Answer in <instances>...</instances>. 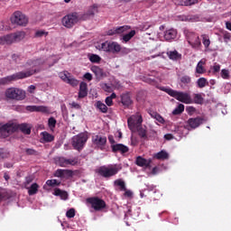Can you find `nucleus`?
Segmentation results:
<instances>
[{
  "instance_id": "4468645a",
  "label": "nucleus",
  "mask_w": 231,
  "mask_h": 231,
  "mask_svg": "<svg viewBox=\"0 0 231 231\" xmlns=\"http://www.w3.org/2000/svg\"><path fill=\"white\" fill-rule=\"evenodd\" d=\"M14 133L17 131H21L23 134L30 135L32 134V125H28V123H14Z\"/></svg>"
},
{
  "instance_id": "774afa93",
  "label": "nucleus",
  "mask_w": 231,
  "mask_h": 231,
  "mask_svg": "<svg viewBox=\"0 0 231 231\" xmlns=\"http://www.w3.org/2000/svg\"><path fill=\"white\" fill-rule=\"evenodd\" d=\"M108 140H109V143H111V146L116 145V141L113 135H109Z\"/></svg>"
},
{
  "instance_id": "58836bf2",
  "label": "nucleus",
  "mask_w": 231,
  "mask_h": 231,
  "mask_svg": "<svg viewBox=\"0 0 231 231\" xmlns=\"http://www.w3.org/2000/svg\"><path fill=\"white\" fill-rule=\"evenodd\" d=\"M36 112L48 114L50 112V108L46 106H36Z\"/></svg>"
},
{
  "instance_id": "4be33fe9",
  "label": "nucleus",
  "mask_w": 231,
  "mask_h": 231,
  "mask_svg": "<svg viewBox=\"0 0 231 231\" xmlns=\"http://www.w3.org/2000/svg\"><path fill=\"white\" fill-rule=\"evenodd\" d=\"M199 3V0H176V5L180 6H192Z\"/></svg>"
},
{
  "instance_id": "f257e3e1",
  "label": "nucleus",
  "mask_w": 231,
  "mask_h": 231,
  "mask_svg": "<svg viewBox=\"0 0 231 231\" xmlns=\"http://www.w3.org/2000/svg\"><path fill=\"white\" fill-rule=\"evenodd\" d=\"M39 65V60H29L24 67L27 69L26 71H19L13 75L5 77L0 79L1 85H7L12 81H17L21 79H25L31 78L34 74L37 73V69H35Z\"/></svg>"
},
{
  "instance_id": "cd10ccee",
  "label": "nucleus",
  "mask_w": 231,
  "mask_h": 231,
  "mask_svg": "<svg viewBox=\"0 0 231 231\" xmlns=\"http://www.w3.org/2000/svg\"><path fill=\"white\" fill-rule=\"evenodd\" d=\"M153 158L157 160H167L170 158V155L167 152L165 151H161L160 152L156 153Z\"/></svg>"
},
{
  "instance_id": "423d86ee",
  "label": "nucleus",
  "mask_w": 231,
  "mask_h": 231,
  "mask_svg": "<svg viewBox=\"0 0 231 231\" xmlns=\"http://www.w3.org/2000/svg\"><path fill=\"white\" fill-rule=\"evenodd\" d=\"M121 169L122 168H118L116 165H111L108 167L101 166L97 170H96V172L104 178H110L112 176L116 175Z\"/></svg>"
},
{
  "instance_id": "5701e85b",
  "label": "nucleus",
  "mask_w": 231,
  "mask_h": 231,
  "mask_svg": "<svg viewBox=\"0 0 231 231\" xmlns=\"http://www.w3.org/2000/svg\"><path fill=\"white\" fill-rule=\"evenodd\" d=\"M177 31L174 30V29H170V30H167L165 32H164V39L166 41H171V40H174L176 37H177Z\"/></svg>"
},
{
  "instance_id": "79ce46f5",
  "label": "nucleus",
  "mask_w": 231,
  "mask_h": 231,
  "mask_svg": "<svg viewBox=\"0 0 231 231\" xmlns=\"http://www.w3.org/2000/svg\"><path fill=\"white\" fill-rule=\"evenodd\" d=\"M180 82L184 85H189L192 82L190 76L185 75L180 78Z\"/></svg>"
},
{
  "instance_id": "f704fd0d",
  "label": "nucleus",
  "mask_w": 231,
  "mask_h": 231,
  "mask_svg": "<svg viewBox=\"0 0 231 231\" xmlns=\"http://www.w3.org/2000/svg\"><path fill=\"white\" fill-rule=\"evenodd\" d=\"M136 34V32L134 30L131 31L130 32L123 35V41L125 42H129L134 35Z\"/></svg>"
},
{
  "instance_id": "f8f14e48",
  "label": "nucleus",
  "mask_w": 231,
  "mask_h": 231,
  "mask_svg": "<svg viewBox=\"0 0 231 231\" xmlns=\"http://www.w3.org/2000/svg\"><path fill=\"white\" fill-rule=\"evenodd\" d=\"M62 24L67 28L73 27L79 22V16L77 13L67 14L62 18Z\"/></svg>"
},
{
  "instance_id": "393cba45",
  "label": "nucleus",
  "mask_w": 231,
  "mask_h": 231,
  "mask_svg": "<svg viewBox=\"0 0 231 231\" xmlns=\"http://www.w3.org/2000/svg\"><path fill=\"white\" fill-rule=\"evenodd\" d=\"M53 194H54V196H60L61 200H67L68 197H69L67 191L62 190V189H60L59 188H56L54 189V193Z\"/></svg>"
},
{
  "instance_id": "72a5a7b5",
  "label": "nucleus",
  "mask_w": 231,
  "mask_h": 231,
  "mask_svg": "<svg viewBox=\"0 0 231 231\" xmlns=\"http://www.w3.org/2000/svg\"><path fill=\"white\" fill-rule=\"evenodd\" d=\"M115 184H116L117 187H119V190H121V191L126 190L125 182L123 180H121V179L116 180L115 181Z\"/></svg>"
},
{
  "instance_id": "ea45409f",
  "label": "nucleus",
  "mask_w": 231,
  "mask_h": 231,
  "mask_svg": "<svg viewBox=\"0 0 231 231\" xmlns=\"http://www.w3.org/2000/svg\"><path fill=\"white\" fill-rule=\"evenodd\" d=\"M46 184L48 185V187H60V181H58L57 180H48L46 181Z\"/></svg>"
},
{
  "instance_id": "b1692460",
  "label": "nucleus",
  "mask_w": 231,
  "mask_h": 231,
  "mask_svg": "<svg viewBox=\"0 0 231 231\" xmlns=\"http://www.w3.org/2000/svg\"><path fill=\"white\" fill-rule=\"evenodd\" d=\"M171 60L177 61L181 59L182 55L178 51H169L166 53Z\"/></svg>"
},
{
  "instance_id": "2eb2a0df",
  "label": "nucleus",
  "mask_w": 231,
  "mask_h": 231,
  "mask_svg": "<svg viewBox=\"0 0 231 231\" xmlns=\"http://www.w3.org/2000/svg\"><path fill=\"white\" fill-rule=\"evenodd\" d=\"M206 122L207 119H205V117H200L199 116H198V117H190L189 119H188L187 124L191 129H196Z\"/></svg>"
},
{
  "instance_id": "5fc2aeb1",
  "label": "nucleus",
  "mask_w": 231,
  "mask_h": 231,
  "mask_svg": "<svg viewBox=\"0 0 231 231\" xmlns=\"http://www.w3.org/2000/svg\"><path fill=\"white\" fill-rule=\"evenodd\" d=\"M223 38H224V42L226 43H228L231 41V33L227 32H224Z\"/></svg>"
},
{
  "instance_id": "7ed1b4c3",
  "label": "nucleus",
  "mask_w": 231,
  "mask_h": 231,
  "mask_svg": "<svg viewBox=\"0 0 231 231\" xmlns=\"http://www.w3.org/2000/svg\"><path fill=\"white\" fill-rule=\"evenodd\" d=\"M184 34L188 43L193 50H199L201 47V42L199 35L192 31L185 30Z\"/></svg>"
},
{
  "instance_id": "4c0bfd02",
  "label": "nucleus",
  "mask_w": 231,
  "mask_h": 231,
  "mask_svg": "<svg viewBox=\"0 0 231 231\" xmlns=\"http://www.w3.org/2000/svg\"><path fill=\"white\" fill-rule=\"evenodd\" d=\"M201 38H202V43L204 44L205 48H206V49L209 48L210 40H209L208 35H207V34H202V35H201Z\"/></svg>"
},
{
  "instance_id": "2f4dec72",
  "label": "nucleus",
  "mask_w": 231,
  "mask_h": 231,
  "mask_svg": "<svg viewBox=\"0 0 231 231\" xmlns=\"http://www.w3.org/2000/svg\"><path fill=\"white\" fill-rule=\"evenodd\" d=\"M121 103L123 104V106H131L132 104L131 97L127 95L121 97Z\"/></svg>"
},
{
  "instance_id": "680f3d73",
  "label": "nucleus",
  "mask_w": 231,
  "mask_h": 231,
  "mask_svg": "<svg viewBox=\"0 0 231 231\" xmlns=\"http://www.w3.org/2000/svg\"><path fill=\"white\" fill-rule=\"evenodd\" d=\"M25 109L28 112H37V106H26Z\"/></svg>"
},
{
  "instance_id": "603ef678",
  "label": "nucleus",
  "mask_w": 231,
  "mask_h": 231,
  "mask_svg": "<svg viewBox=\"0 0 231 231\" xmlns=\"http://www.w3.org/2000/svg\"><path fill=\"white\" fill-rule=\"evenodd\" d=\"M186 111L189 116H192L196 113V107L189 106L186 107Z\"/></svg>"
},
{
  "instance_id": "c85d7f7f",
  "label": "nucleus",
  "mask_w": 231,
  "mask_h": 231,
  "mask_svg": "<svg viewBox=\"0 0 231 231\" xmlns=\"http://www.w3.org/2000/svg\"><path fill=\"white\" fill-rule=\"evenodd\" d=\"M135 131H137L140 138H142L143 140L148 139L147 131L145 129H143V126H139L137 129H135Z\"/></svg>"
},
{
  "instance_id": "e433bc0d",
  "label": "nucleus",
  "mask_w": 231,
  "mask_h": 231,
  "mask_svg": "<svg viewBox=\"0 0 231 231\" xmlns=\"http://www.w3.org/2000/svg\"><path fill=\"white\" fill-rule=\"evenodd\" d=\"M89 61L91 63L98 64L101 61V58L97 54L89 55Z\"/></svg>"
},
{
  "instance_id": "09e8293b",
  "label": "nucleus",
  "mask_w": 231,
  "mask_h": 231,
  "mask_svg": "<svg viewBox=\"0 0 231 231\" xmlns=\"http://www.w3.org/2000/svg\"><path fill=\"white\" fill-rule=\"evenodd\" d=\"M210 70H212V74H213L214 76H216V75H217V73H219V71H220V65L215 63L214 66H211V67H210Z\"/></svg>"
},
{
  "instance_id": "dca6fc26",
  "label": "nucleus",
  "mask_w": 231,
  "mask_h": 231,
  "mask_svg": "<svg viewBox=\"0 0 231 231\" xmlns=\"http://www.w3.org/2000/svg\"><path fill=\"white\" fill-rule=\"evenodd\" d=\"M92 143L97 147L100 148L101 150L106 146L107 143V139L106 136L102 135H94L92 137Z\"/></svg>"
},
{
  "instance_id": "864d4df0",
  "label": "nucleus",
  "mask_w": 231,
  "mask_h": 231,
  "mask_svg": "<svg viewBox=\"0 0 231 231\" xmlns=\"http://www.w3.org/2000/svg\"><path fill=\"white\" fill-rule=\"evenodd\" d=\"M12 60L15 63V64H20L22 61V58L20 55L18 54H13L12 55Z\"/></svg>"
},
{
  "instance_id": "412c9836",
  "label": "nucleus",
  "mask_w": 231,
  "mask_h": 231,
  "mask_svg": "<svg viewBox=\"0 0 231 231\" xmlns=\"http://www.w3.org/2000/svg\"><path fill=\"white\" fill-rule=\"evenodd\" d=\"M88 84L84 81H81L79 84V98L82 99L88 97Z\"/></svg>"
},
{
  "instance_id": "0e129e2a",
  "label": "nucleus",
  "mask_w": 231,
  "mask_h": 231,
  "mask_svg": "<svg viewBox=\"0 0 231 231\" xmlns=\"http://www.w3.org/2000/svg\"><path fill=\"white\" fill-rule=\"evenodd\" d=\"M84 79H85L86 80H88V81H91V80L93 79V77H92L91 73L87 72V73H85V75H84Z\"/></svg>"
},
{
  "instance_id": "6e6d98bb",
  "label": "nucleus",
  "mask_w": 231,
  "mask_h": 231,
  "mask_svg": "<svg viewBox=\"0 0 231 231\" xmlns=\"http://www.w3.org/2000/svg\"><path fill=\"white\" fill-rule=\"evenodd\" d=\"M66 217L68 218H73L75 217V209L74 208H70L66 212Z\"/></svg>"
},
{
  "instance_id": "4d7b16f0",
  "label": "nucleus",
  "mask_w": 231,
  "mask_h": 231,
  "mask_svg": "<svg viewBox=\"0 0 231 231\" xmlns=\"http://www.w3.org/2000/svg\"><path fill=\"white\" fill-rule=\"evenodd\" d=\"M154 118L156 119V121H158L160 124H164L165 123V119L163 117L161 116L160 114L158 113H154Z\"/></svg>"
},
{
  "instance_id": "39448f33",
  "label": "nucleus",
  "mask_w": 231,
  "mask_h": 231,
  "mask_svg": "<svg viewBox=\"0 0 231 231\" xmlns=\"http://www.w3.org/2000/svg\"><path fill=\"white\" fill-rule=\"evenodd\" d=\"M5 97L8 99L22 101L25 99L26 95L23 89L16 88H10L6 89Z\"/></svg>"
},
{
  "instance_id": "9b49d317",
  "label": "nucleus",
  "mask_w": 231,
  "mask_h": 231,
  "mask_svg": "<svg viewBox=\"0 0 231 231\" xmlns=\"http://www.w3.org/2000/svg\"><path fill=\"white\" fill-rule=\"evenodd\" d=\"M143 117L139 113H136L134 116L128 117V128L132 132H135L139 127L142 126Z\"/></svg>"
},
{
  "instance_id": "9d476101",
  "label": "nucleus",
  "mask_w": 231,
  "mask_h": 231,
  "mask_svg": "<svg viewBox=\"0 0 231 231\" xmlns=\"http://www.w3.org/2000/svg\"><path fill=\"white\" fill-rule=\"evenodd\" d=\"M10 20L12 23L17 24L20 26H26L29 22L28 17L20 11L14 12L12 14Z\"/></svg>"
},
{
  "instance_id": "ddd939ff",
  "label": "nucleus",
  "mask_w": 231,
  "mask_h": 231,
  "mask_svg": "<svg viewBox=\"0 0 231 231\" xmlns=\"http://www.w3.org/2000/svg\"><path fill=\"white\" fill-rule=\"evenodd\" d=\"M14 133V123H5L0 126V138L5 139L6 137L10 136L12 134Z\"/></svg>"
},
{
  "instance_id": "bf43d9fd",
  "label": "nucleus",
  "mask_w": 231,
  "mask_h": 231,
  "mask_svg": "<svg viewBox=\"0 0 231 231\" xmlns=\"http://www.w3.org/2000/svg\"><path fill=\"white\" fill-rule=\"evenodd\" d=\"M60 78L61 79V80L65 83L68 82V79L70 78V76H68L66 73H60Z\"/></svg>"
},
{
  "instance_id": "37998d69",
  "label": "nucleus",
  "mask_w": 231,
  "mask_h": 231,
  "mask_svg": "<svg viewBox=\"0 0 231 231\" xmlns=\"http://www.w3.org/2000/svg\"><path fill=\"white\" fill-rule=\"evenodd\" d=\"M129 29H131V27L128 25L116 27V34H121V33L125 32V31H128Z\"/></svg>"
},
{
  "instance_id": "f3484780",
  "label": "nucleus",
  "mask_w": 231,
  "mask_h": 231,
  "mask_svg": "<svg viewBox=\"0 0 231 231\" xmlns=\"http://www.w3.org/2000/svg\"><path fill=\"white\" fill-rule=\"evenodd\" d=\"M73 176V171L59 169L54 172V177L61 179H69Z\"/></svg>"
},
{
  "instance_id": "a19ab883",
  "label": "nucleus",
  "mask_w": 231,
  "mask_h": 231,
  "mask_svg": "<svg viewBox=\"0 0 231 231\" xmlns=\"http://www.w3.org/2000/svg\"><path fill=\"white\" fill-rule=\"evenodd\" d=\"M79 81L75 79V78H72L69 76L68 81H67V84L70 85L71 87L75 88L79 85Z\"/></svg>"
},
{
  "instance_id": "473e14b6",
  "label": "nucleus",
  "mask_w": 231,
  "mask_h": 231,
  "mask_svg": "<svg viewBox=\"0 0 231 231\" xmlns=\"http://www.w3.org/2000/svg\"><path fill=\"white\" fill-rule=\"evenodd\" d=\"M197 85H198L199 88H204L206 86L208 85V82L207 81V79L205 78H199L197 80Z\"/></svg>"
},
{
  "instance_id": "338daca9",
  "label": "nucleus",
  "mask_w": 231,
  "mask_h": 231,
  "mask_svg": "<svg viewBox=\"0 0 231 231\" xmlns=\"http://www.w3.org/2000/svg\"><path fill=\"white\" fill-rule=\"evenodd\" d=\"M106 104L108 106H113V99L110 97H107L106 98Z\"/></svg>"
},
{
  "instance_id": "bb28decb",
  "label": "nucleus",
  "mask_w": 231,
  "mask_h": 231,
  "mask_svg": "<svg viewBox=\"0 0 231 231\" xmlns=\"http://www.w3.org/2000/svg\"><path fill=\"white\" fill-rule=\"evenodd\" d=\"M204 65H205V61H203L202 60L199 61V63L197 64V67H196L197 74L202 75V74L206 73V69L203 67Z\"/></svg>"
},
{
  "instance_id": "c03bdc74",
  "label": "nucleus",
  "mask_w": 231,
  "mask_h": 231,
  "mask_svg": "<svg viewBox=\"0 0 231 231\" xmlns=\"http://www.w3.org/2000/svg\"><path fill=\"white\" fill-rule=\"evenodd\" d=\"M10 156V152L4 149V148H0V158L1 159H6V158H9Z\"/></svg>"
},
{
  "instance_id": "de8ad7c7",
  "label": "nucleus",
  "mask_w": 231,
  "mask_h": 231,
  "mask_svg": "<svg viewBox=\"0 0 231 231\" xmlns=\"http://www.w3.org/2000/svg\"><path fill=\"white\" fill-rule=\"evenodd\" d=\"M49 35V32H45L44 30H39V31H36L34 36L36 38H42L43 36H48Z\"/></svg>"
},
{
  "instance_id": "c756f323",
  "label": "nucleus",
  "mask_w": 231,
  "mask_h": 231,
  "mask_svg": "<svg viewBox=\"0 0 231 231\" xmlns=\"http://www.w3.org/2000/svg\"><path fill=\"white\" fill-rule=\"evenodd\" d=\"M97 108L99 109L100 112L103 113V114H106L107 111H108L107 106L105 103L101 102V101L97 102Z\"/></svg>"
},
{
  "instance_id": "aec40b11",
  "label": "nucleus",
  "mask_w": 231,
  "mask_h": 231,
  "mask_svg": "<svg viewBox=\"0 0 231 231\" xmlns=\"http://www.w3.org/2000/svg\"><path fill=\"white\" fill-rule=\"evenodd\" d=\"M113 152H119L121 154H125L129 152V148L122 143H117L116 145H111Z\"/></svg>"
},
{
  "instance_id": "6ab92c4d",
  "label": "nucleus",
  "mask_w": 231,
  "mask_h": 231,
  "mask_svg": "<svg viewBox=\"0 0 231 231\" xmlns=\"http://www.w3.org/2000/svg\"><path fill=\"white\" fill-rule=\"evenodd\" d=\"M78 163V159H66L64 157H61L59 159V164L60 167H67L68 165H76Z\"/></svg>"
},
{
  "instance_id": "052dcab7",
  "label": "nucleus",
  "mask_w": 231,
  "mask_h": 231,
  "mask_svg": "<svg viewBox=\"0 0 231 231\" xmlns=\"http://www.w3.org/2000/svg\"><path fill=\"white\" fill-rule=\"evenodd\" d=\"M25 152L28 155H37L38 154V152L36 150H33V149H26Z\"/></svg>"
},
{
  "instance_id": "a211bd4d",
  "label": "nucleus",
  "mask_w": 231,
  "mask_h": 231,
  "mask_svg": "<svg viewBox=\"0 0 231 231\" xmlns=\"http://www.w3.org/2000/svg\"><path fill=\"white\" fill-rule=\"evenodd\" d=\"M152 159L146 160L141 156L136 157L135 164L139 167L151 168Z\"/></svg>"
},
{
  "instance_id": "1a4fd4ad",
  "label": "nucleus",
  "mask_w": 231,
  "mask_h": 231,
  "mask_svg": "<svg viewBox=\"0 0 231 231\" xmlns=\"http://www.w3.org/2000/svg\"><path fill=\"white\" fill-rule=\"evenodd\" d=\"M88 139V137L86 134H79L74 136L72 138L73 148L75 150L80 152L84 148Z\"/></svg>"
},
{
  "instance_id": "3c124183",
  "label": "nucleus",
  "mask_w": 231,
  "mask_h": 231,
  "mask_svg": "<svg viewBox=\"0 0 231 231\" xmlns=\"http://www.w3.org/2000/svg\"><path fill=\"white\" fill-rule=\"evenodd\" d=\"M91 71L96 74V76H101L102 69L97 66H93Z\"/></svg>"
},
{
  "instance_id": "a18cd8bd",
  "label": "nucleus",
  "mask_w": 231,
  "mask_h": 231,
  "mask_svg": "<svg viewBox=\"0 0 231 231\" xmlns=\"http://www.w3.org/2000/svg\"><path fill=\"white\" fill-rule=\"evenodd\" d=\"M42 137L43 140L47 143L52 142L54 140V137L47 132L42 133Z\"/></svg>"
},
{
  "instance_id": "20e7f679",
  "label": "nucleus",
  "mask_w": 231,
  "mask_h": 231,
  "mask_svg": "<svg viewBox=\"0 0 231 231\" xmlns=\"http://www.w3.org/2000/svg\"><path fill=\"white\" fill-rule=\"evenodd\" d=\"M25 37L24 32H17L0 37V44H12L13 42H20Z\"/></svg>"
},
{
  "instance_id": "49530a36",
  "label": "nucleus",
  "mask_w": 231,
  "mask_h": 231,
  "mask_svg": "<svg viewBox=\"0 0 231 231\" xmlns=\"http://www.w3.org/2000/svg\"><path fill=\"white\" fill-rule=\"evenodd\" d=\"M48 125L51 129L55 128L57 125V119H55V117H50L48 120Z\"/></svg>"
},
{
  "instance_id": "69168bd1",
  "label": "nucleus",
  "mask_w": 231,
  "mask_h": 231,
  "mask_svg": "<svg viewBox=\"0 0 231 231\" xmlns=\"http://www.w3.org/2000/svg\"><path fill=\"white\" fill-rule=\"evenodd\" d=\"M106 34L109 35V36L117 34V32H116V28H113V29L107 31Z\"/></svg>"
},
{
  "instance_id": "e2e57ef3",
  "label": "nucleus",
  "mask_w": 231,
  "mask_h": 231,
  "mask_svg": "<svg viewBox=\"0 0 231 231\" xmlns=\"http://www.w3.org/2000/svg\"><path fill=\"white\" fill-rule=\"evenodd\" d=\"M70 106L71 108L78 109V110L81 108L80 105L74 101L70 103Z\"/></svg>"
},
{
  "instance_id": "6e6552de",
  "label": "nucleus",
  "mask_w": 231,
  "mask_h": 231,
  "mask_svg": "<svg viewBox=\"0 0 231 231\" xmlns=\"http://www.w3.org/2000/svg\"><path fill=\"white\" fill-rule=\"evenodd\" d=\"M101 50L106 53H120L122 47L116 42H106L101 44Z\"/></svg>"
},
{
  "instance_id": "c9c22d12",
  "label": "nucleus",
  "mask_w": 231,
  "mask_h": 231,
  "mask_svg": "<svg viewBox=\"0 0 231 231\" xmlns=\"http://www.w3.org/2000/svg\"><path fill=\"white\" fill-rule=\"evenodd\" d=\"M193 103L197 104V105H202L204 98L201 97L200 94H194V97H193Z\"/></svg>"
},
{
  "instance_id": "f03ea898",
  "label": "nucleus",
  "mask_w": 231,
  "mask_h": 231,
  "mask_svg": "<svg viewBox=\"0 0 231 231\" xmlns=\"http://www.w3.org/2000/svg\"><path fill=\"white\" fill-rule=\"evenodd\" d=\"M163 91L179 102H181L186 105L194 104L192 97H190V94H189L188 92L178 91L172 88H165L163 89Z\"/></svg>"
},
{
  "instance_id": "8fccbe9b",
  "label": "nucleus",
  "mask_w": 231,
  "mask_h": 231,
  "mask_svg": "<svg viewBox=\"0 0 231 231\" xmlns=\"http://www.w3.org/2000/svg\"><path fill=\"white\" fill-rule=\"evenodd\" d=\"M220 75H221V78L223 79H229V78H230V75H229V71H228V69H223L222 70H221V73H220Z\"/></svg>"
},
{
  "instance_id": "0eeeda50",
  "label": "nucleus",
  "mask_w": 231,
  "mask_h": 231,
  "mask_svg": "<svg viewBox=\"0 0 231 231\" xmlns=\"http://www.w3.org/2000/svg\"><path fill=\"white\" fill-rule=\"evenodd\" d=\"M87 203L91 205V208L96 212H100L106 208V203L104 199L98 198V197H90L87 199Z\"/></svg>"
},
{
  "instance_id": "7c9ffc66",
  "label": "nucleus",
  "mask_w": 231,
  "mask_h": 231,
  "mask_svg": "<svg viewBox=\"0 0 231 231\" xmlns=\"http://www.w3.org/2000/svg\"><path fill=\"white\" fill-rule=\"evenodd\" d=\"M39 190V184L38 183H32L28 189L29 196H34Z\"/></svg>"
},
{
  "instance_id": "a878e982",
  "label": "nucleus",
  "mask_w": 231,
  "mask_h": 231,
  "mask_svg": "<svg viewBox=\"0 0 231 231\" xmlns=\"http://www.w3.org/2000/svg\"><path fill=\"white\" fill-rule=\"evenodd\" d=\"M185 111V105L180 103L172 111L173 116H180Z\"/></svg>"
},
{
  "instance_id": "13d9d810",
  "label": "nucleus",
  "mask_w": 231,
  "mask_h": 231,
  "mask_svg": "<svg viewBox=\"0 0 231 231\" xmlns=\"http://www.w3.org/2000/svg\"><path fill=\"white\" fill-rule=\"evenodd\" d=\"M97 11V7L94 5V6H91L88 11L87 12V15L88 16H93L95 14Z\"/></svg>"
}]
</instances>
